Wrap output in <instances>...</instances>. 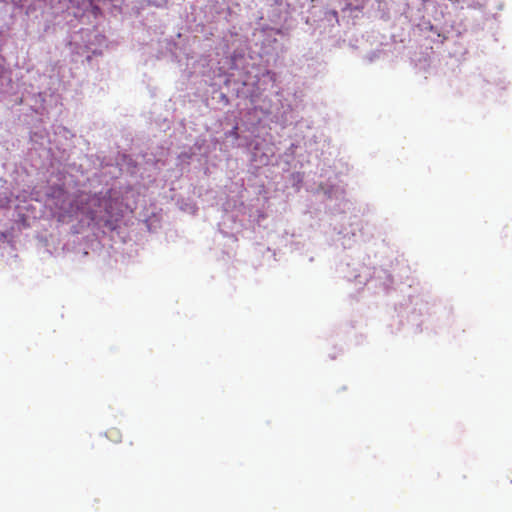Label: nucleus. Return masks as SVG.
Wrapping results in <instances>:
<instances>
[{
  "label": "nucleus",
  "instance_id": "f257e3e1",
  "mask_svg": "<svg viewBox=\"0 0 512 512\" xmlns=\"http://www.w3.org/2000/svg\"><path fill=\"white\" fill-rule=\"evenodd\" d=\"M106 436L110 441H112L114 443H119L122 439V434H121L120 430L116 427H112V428L108 429L106 432Z\"/></svg>",
  "mask_w": 512,
  "mask_h": 512
},
{
  "label": "nucleus",
  "instance_id": "f03ea898",
  "mask_svg": "<svg viewBox=\"0 0 512 512\" xmlns=\"http://www.w3.org/2000/svg\"><path fill=\"white\" fill-rule=\"evenodd\" d=\"M87 216L91 219V220H94L95 217H96V214L94 211H87L86 212Z\"/></svg>",
  "mask_w": 512,
  "mask_h": 512
},
{
  "label": "nucleus",
  "instance_id": "7ed1b4c3",
  "mask_svg": "<svg viewBox=\"0 0 512 512\" xmlns=\"http://www.w3.org/2000/svg\"><path fill=\"white\" fill-rule=\"evenodd\" d=\"M89 200L92 202H99V198L96 195L89 197Z\"/></svg>",
  "mask_w": 512,
  "mask_h": 512
}]
</instances>
